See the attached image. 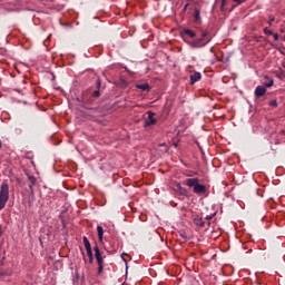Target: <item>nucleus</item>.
Masks as SVG:
<instances>
[{
    "label": "nucleus",
    "mask_w": 285,
    "mask_h": 285,
    "mask_svg": "<svg viewBox=\"0 0 285 285\" xmlns=\"http://www.w3.org/2000/svg\"><path fill=\"white\" fill-rule=\"evenodd\" d=\"M8 199H10V185L4 180L0 186V210L6 208Z\"/></svg>",
    "instance_id": "1"
},
{
    "label": "nucleus",
    "mask_w": 285,
    "mask_h": 285,
    "mask_svg": "<svg viewBox=\"0 0 285 285\" xmlns=\"http://www.w3.org/2000/svg\"><path fill=\"white\" fill-rule=\"evenodd\" d=\"M94 250H95V257L98 264V275H101V273H104V258L101 257V252L99 250V246L94 247Z\"/></svg>",
    "instance_id": "2"
},
{
    "label": "nucleus",
    "mask_w": 285,
    "mask_h": 285,
    "mask_svg": "<svg viewBox=\"0 0 285 285\" xmlns=\"http://www.w3.org/2000/svg\"><path fill=\"white\" fill-rule=\"evenodd\" d=\"M82 242L85 244V248L89 257V264H92V246L90 245V240H88V237L83 236Z\"/></svg>",
    "instance_id": "3"
},
{
    "label": "nucleus",
    "mask_w": 285,
    "mask_h": 285,
    "mask_svg": "<svg viewBox=\"0 0 285 285\" xmlns=\"http://www.w3.org/2000/svg\"><path fill=\"white\" fill-rule=\"evenodd\" d=\"M148 118L144 124L145 128H148V126H155L157 124V120L155 119V114L153 111L147 112Z\"/></svg>",
    "instance_id": "4"
},
{
    "label": "nucleus",
    "mask_w": 285,
    "mask_h": 285,
    "mask_svg": "<svg viewBox=\"0 0 285 285\" xmlns=\"http://www.w3.org/2000/svg\"><path fill=\"white\" fill-rule=\"evenodd\" d=\"M185 184H186V186H188V188H195L196 187V185H198L199 184V178H187L186 180H185Z\"/></svg>",
    "instance_id": "5"
},
{
    "label": "nucleus",
    "mask_w": 285,
    "mask_h": 285,
    "mask_svg": "<svg viewBox=\"0 0 285 285\" xmlns=\"http://www.w3.org/2000/svg\"><path fill=\"white\" fill-rule=\"evenodd\" d=\"M194 193L196 195H204L206 193V185L197 184L196 187L194 188Z\"/></svg>",
    "instance_id": "6"
},
{
    "label": "nucleus",
    "mask_w": 285,
    "mask_h": 285,
    "mask_svg": "<svg viewBox=\"0 0 285 285\" xmlns=\"http://www.w3.org/2000/svg\"><path fill=\"white\" fill-rule=\"evenodd\" d=\"M176 190L179 193V195H183L184 197L188 196V190L181 186V183H176Z\"/></svg>",
    "instance_id": "7"
},
{
    "label": "nucleus",
    "mask_w": 285,
    "mask_h": 285,
    "mask_svg": "<svg viewBox=\"0 0 285 285\" xmlns=\"http://www.w3.org/2000/svg\"><path fill=\"white\" fill-rule=\"evenodd\" d=\"M203 41H204V39H202V38L194 40V42H193L194 48H204V46H207V43H210V39H208L206 42H204L202 45Z\"/></svg>",
    "instance_id": "8"
},
{
    "label": "nucleus",
    "mask_w": 285,
    "mask_h": 285,
    "mask_svg": "<svg viewBox=\"0 0 285 285\" xmlns=\"http://www.w3.org/2000/svg\"><path fill=\"white\" fill-rule=\"evenodd\" d=\"M266 95V88L262 86H257L255 89V97H264Z\"/></svg>",
    "instance_id": "9"
},
{
    "label": "nucleus",
    "mask_w": 285,
    "mask_h": 285,
    "mask_svg": "<svg viewBox=\"0 0 285 285\" xmlns=\"http://www.w3.org/2000/svg\"><path fill=\"white\" fill-rule=\"evenodd\" d=\"M136 88H138V90H142V92H150V85L148 82L138 83L136 85Z\"/></svg>",
    "instance_id": "10"
},
{
    "label": "nucleus",
    "mask_w": 285,
    "mask_h": 285,
    "mask_svg": "<svg viewBox=\"0 0 285 285\" xmlns=\"http://www.w3.org/2000/svg\"><path fill=\"white\" fill-rule=\"evenodd\" d=\"M200 79H202V73L196 71L194 75L190 76L191 86H195V83H197V81H199Z\"/></svg>",
    "instance_id": "11"
},
{
    "label": "nucleus",
    "mask_w": 285,
    "mask_h": 285,
    "mask_svg": "<svg viewBox=\"0 0 285 285\" xmlns=\"http://www.w3.org/2000/svg\"><path fill=\"white\" fill-rule=\"evenodd\" d=\"M28 180L30 181L29 189L31 193H35V184H37V178L35 176H29Z\"/></svg>",
    "instance_id": "12"
},
{
    "label": "nucleus",
    "mask_w": 285,
    "mask_h": 285,
    "mask_svg": "<svg viewBox=\"0 0 285 285\" xmlns=\"http://www.w3.org/2000/svg\"><path fill=\"white\" fill-rule=\"evenodd\" d=\"M184 35H186L187 37H189L190 39H195V37H197V35L195 33V31L190 30V29H184L183 30Z\"/></svg>",
    "instance_id": "13"
},
{
    "label": "nucleus",
    "mask_w": 285,
    "mask_h": 285,
    "mask_svg": "<svg viewBox=\"0 0 285 285\" xmlns=\"http://www.w3.org/2000/svg\"><path fill=\"white\" fill-rule=\"evenodd\" d=\"M97 233L99 242H104V227H101V225L97 226Z\"/></svg>",
    "instance_id": "14"
},
{
    "label": "nucleus",
    "mask_w": 285,
    "mask_h": 285,
    "mask_svg": "<svg viewBox=\"0 0 285 285\" xmlns=\"http://www.w3.org/2000/svg\"><path fill=\"white\" fill-rule=\"evenodd\" d=\"M194 223L196 224V226H199L200 228H204L205 226L204 219L202 217L194 218Z\"/></svg>",
    "instance_id": "15"
},
{
    "label": "nucleus",
    "mask_w": 285,
    "mask_h": 285,
    "mask_svg": "<svg viewBox=\"0 0 285 285\" xmlns=\"http://www.w3.org/2000/svg\"><path fill=\"white\" fill-rule=\"evenodd\" d=\"M194 17H195V21H202V16L199 10L197 9L195 10Z\"/></svg>",
    "instance_id": "16"
},
{
    "label": "nucleus",
    "mask_w": 285,
    "mask_h": 285,
    "mask_svg": "<svg viewBox=\"0 0 285 285\" xmlns=\"http://www.w3.org/2000/svg\"><path fill=\"white\" fill-rule=\"evenodd\" d=\"M273 83H275V81H273V79H269L268 82L265 83L266 88H273Z\"/></svg>",
    "instance_id": "17"
},
{
    "label": "nucleus",
    "mask_w": 285,
    "mask_h": 285,
    "mask_svg": "<svg viewBox=\"0 0 285 285\" xmlns=\"http://www.w3.org/2000/svg\"><path fill=\"white\" fill-rule=\"evenodd\" d=\"M268 105L272 106V108H277V100L273 99Z\"/></svg>",
    "instance_id": "18"
},
{
    "label": "nucleus",
    "mask_w": 285,
    "mask_h": 285,
    "mask_svg": "<svg viewBox=\"0 0 285 285\" xmlns=\"http://www.w3.org/2000/svg\"><path fill=\"white\" fill-rule=\"evenodd\" d=\"M273 21H275V17L268 16V26H273Z\"/></svg>",
    "instance_id": "19"
},
{
    "label": "nucleus",
    "mask_w": 285,
    "mask_h": 285,
    "mask_svg": "<svg viewBox=\"0 0 285 285\" xmlns=\"http://www.w3.org/2000/svg\"><path fill=\"white\" fill-rule=\"evenodd\" d=\"M96 88H101V78H98L97 81H96Z\"/></svg>",
    "instance_id": "20"
},
{
    "label": "nucleus",
    "mask_w": 285,
    "mask_h": 285,
    "mask_svg": "<svg viewBox=\"0 0 285 285\" xmlns=\"http://www.w3.org/2000/svg\"><path fill=\"white\" fill-rule=\"evenodd\" d=\"M264 33L265 35H273V30L268 29V28H265L264 29Z\"/></svg>",
    "instance_id": "21"
},
{
    "label": "nucleus",
    "mask_w": 285,
    "mask_h": 285,
    "mask_svg": "<svg viewBox=\"0 0 285 285\" xmlns=\"http://www.w3.org/2000/svg\"><path fill=\"white\" fill-rule=\"evenodd\" d=\"M206 37H208V31H203L202 32V38L200 39H206Z\"/></svg>",
    "instance_id": "22"
},
{
    "label": "nucleus",
    "mask_w": 285,
    "mask_h": 285,
    "mask_svg": "<svg viewBox=\"0 0 285 285\" xmlns=\"http://www.w3.org/2000/svg\"><path fill=\"white\" fill-rule=\"evenodd\" d=\"M272 36L274 37V40H275V41H279V35L273 33Z\"/></svg>",
    "instance_id": "23"
},
{
    "label": "nucleus",
    "mask_w": 285,
    "mask_h": 285,
    "mask_svg": "<svg viewBox=\"0 0 285 285\" xmlns=\"http://www.w3.org/2000/svg\"><path fill=\"white\" fill-rule=\"evenodd\" d=\"M214 217H215V214H212V215L206 216V219H207L208 222H210V219H213Z\"/></svg>",
    "instance_id": "24"
},
{
    "label": "nucleus",
    "mask_w": 285,
    "mask_h": 285,
    "mask_svg": "<svg viewBox=\"0 0 285 285\" xmlns=\"http://www.w3.org/2000/svg\"><path fill=\"white\" fill-rule=\"evenodd\" d=\"M188 6H190V3H186L183 8V12H186L188 10Z\"/></svg>",
    "instance_id": "25"
},
{
    "label": "nucleus",
    "mask_w": 285,
    "mask_h": 285,
    "mask_svg": "<svg viewBox=\"0 0 285 285\" xmlns=\"http://www.w3.org/2000/svg\"><path fill=\"white\" fill-rule=\"evenodd\" d=\"M92 97H99V89L94 91Z\"/></svg>",
    "instance_id": "26"
},
{
    "label": "nucleus",
    "mask_w": 285,
    "mask_h": 285,
    "mask_svg": "<svg viewBox=\"0 0 285 285\" xmlns=\"http://www.w3.org/2000/svg\"><path fill=\"white\" fill-rule=\"evenodd\" d=\"M233 1H235V3H244V1L246 0H233Z\"/></svg>",
    "instance_id": "27"
},
{
    "label": "nucleus",
    "mask_w": 285,
    "mask_h": 285,
    "mask_svg": "<svg viewBox=\"0 0 285 285\" xmlns=\"http://www.w3.org/2000/svg\"><path fill=\"white\" fill-rule=\"evenodd\" d=\"M1 235H3V229H2V227L0 225V237H1Z\"/></svg>",
    "instance_id": "28"
},
{
    "label": "nucleus",
    "mask_w": 285,
    "mask_h": 285,
    "mask_svg": "<svg viewBox=\"0 0 285 285\" xmlns=\"http://www.w3.org/2000/svg\"><path fill=\"white\" fill-rule=\"evenodd\" d=\"M6 275H10V273H9V274L0 273V276H1V277L6 276Z\"/></svg>",
    "instance_id": "29"
},
{
    "label": "nucleus",
    "mask_w": 285,
    "mask_h": 285,
    "mask_svg": "<svg viewBox=\"0 0 285 285\" xmlns=\"http://www.w3.org/2000/svg\"><path fill=\"white\" fill-rule=\"evenodd\" d=\"M210 52H215V51L213 50V48H210Z\"/></svg>",
    "instance_id": "30"
},
{
    "label": "nucleus",
    "mask_w": 285,
    "mask_h": 285,
    "mask_svg": "<svg viewBox=\"0 0 285 285\" xmlns=\"http://www.w3.org/2000/svg\"><path fill=\"white\" fill-rule=\"evenodd\" d=\"M187 177H191V175L187 174Z\"/></svg>",
    "instance_id": "31"
},
{
    "label": "nucleus",
    "mask_w": 285,
    "mask_h": 285,
    "mask_svg": "<svg viewBox=\"0 0 285 285\" xmlns=\"http://www.w3.org/2000/svg\"><path fill=\"white\" fill-rule=\"evenodd\" d=\"M122 262H126V259H125V258H122Z\"/></svg>",
    "instance_id": "32"
}]
</instances>
